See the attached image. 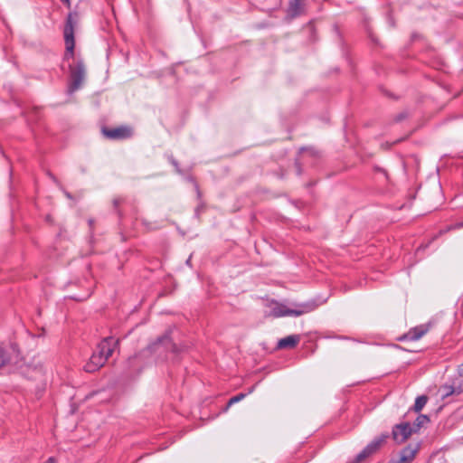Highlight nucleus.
I'll list each match as a JSON object with an SVG mask.
<instances>
[{
    "label": "nucleus",
    "instance_id": "22",
    "mask_svg": "<svg viewBox=\"0 0 463 463\" xmlns=\"http://www.w3.org/2000/svg\"><path fill=\"white\" fill-rule=\"evenodd\" d=\"M205 209V203L203 202H201L197 207L195 208V211H194V214L196 216V218H200V214L202 212H203Z\"/></svg>",
    "mask_w": 463,
    "mask_h": 463
},
{
    "label": "nucleus",
    "instance_id": "2",
    "mask_svg": "<svg viewBox=\"0 0 463 463\" xmlns=\"http://www.w3.org/2000/svg\"><path fill=\"white\" fill-rule=\"evenodd\" d=\"M318 305L315 300L296 305V308H288L283 304L277 303L271 309V315L274 317H281L287 316L299 317L307 313H310L317 309Z\"/></svg>",
    "mask_w": 463,
    "mask_h": 463
},
{
    "label": "nucleus",
    "instance_id": "17",
    "mask_svg": "<svg viewBox=\"0 0 463 463\" xmlns=\"http://www.w3.org/2000/svg\"><path fill=\"white\" fill-rule=\"evenodd\" d=\"M428 402V396L426 395H420L418 396L415 400V403L413 405V411L415 412H420L423 407L426 405Z\"/></svg>",
    "mask_w": 463,
    "mask_h": 463
},
{
    "label": "nucleus",
    "instance_id": "25",
    "mask_svg": "<svg viewBox=\"0 0 463 463\" xmlns=\"http://www.w3.org/2000/svg\"><path fill=\"white\" fill-rule=\"evenodd\" d=\"M90 296V293H87L85 296L83 297H76V296H72L71 297V299H74V300H77V301H83L85 299H87Z\"/></svg>",
    "mask_w": 463,
    "mask_h": 463
},
{
    "label": "nucleus",
    "instance_id": "36",
    "mask_svg": "<svg viewBox=\"0 0 463 463\" xmlns=\"http://www.w3.org/2000/svg\"><path fill=\"white\" fill-rule=\"evenodd\" d=\"M460 374L463 375V368H462V371L460 372Z\"/></svg>",
    "mask_w": 463,
    "mask_h": 463
},
{
    "label": "nucleus",
    "instance_id": "34",
    "mask_svg": "<svg viewBox=\"0 0 463 463\" xmlns=\"http://www.w3.org/2000/svg\"><path fill=\"white\" fill-rule=\"evenodd\" d=\"M457 391H461V392H463V388L458 386V387H456Z\"/></svg>",
    "mask_w": 463,
    "mask_h": 463
},
{
    "label": "nucleus",
    "instance_id": "24",
    "mask_svg": "<svg viewBox=\"0 0 463 463\" xmlns=\"http://www.w3.org/2000/svg\"><path fill=\"white\" fill-rule=\"evenodd\" d=\"M423 36L419 33H413L411 36V42H416L418 40H421Z\"/></svg>",
    "mask_w": 463,
    "mask_h": 463
},
{
    "label": "nucleus",
    "instance_id": "19",
    "mask_svg": "<svg viewBox=\"0 0 463 463\" xmlns=\"http://www.w3.org/2000/svg\"><path fill=\"white\" fill-rule=\"evenodd\" d=\"M370 456L371 455L368 453V451L364 448V449L356 455L354 462V463H362L364 459H366Z\"/></svg>",
    "mask_w": 463,
    "mask_h": 463
},
{
    "label": "nucleus",
    "instance_id": "10",
    "mask_svg": "<svg viewBox=\"0 0 463 463\" xmlns=\"http://www.w3.org/2000/svg\"><path fill=\"white\" fill-rule=\"evenodd\" d=\"M112 203L113 209L119 219H122L125 215V207L131 206L134 208L133 203L127 197H117L113 200Z\"/></svg>",
    "mask_w": 463,
    "mask_h": 463
},
{
    "label": "nucleus",
    "instance_id": "32",
    "mask_svg": "<svg viewBox=\"0 0 463 463\" xmlns=\"http://www.w3.org/2000/svg\"><path fill=\"white\" fill-rule=\"evenodd\" d=\"M94 221L92 219L89 220V224L90 227H92Z\"/></svg>",
    "mask_w": 463,
    "mask_h": 463
},
{
    "label": "nucleus",
    "instance_id": "3",
    "mask_svg": "<svg viewBox=\"0 0 463 463\" xmlns=\"http://www.w3.org/2000/svg\"><path fill=\"white\" fill-rule=\"evenodd\" d=\"M77 13H69L63 28V37L65 43L64 60L69 61L74 59V27L77 24Z\"/></svg>",
    "mask_w": 463,
    "mask_h": 463
},
{
    "label": "nucleus",
    "instance_id": "20",
    "mask_svg": "<svg viewBox=\"0 0 463 463\" xmlns=\"http://www.w3.org/2000/svg\"><path fill=\"white\" fill-rule=\"evenodd\" d=\"M245 396H246V394H245V393H239V394H237V395H235V396L232 397V398L229 400V402H228V403H227V405H226V407H225L224 411H227V410L229 409V407H230V406H232L233 403H235V402H238L241 401Z\"/></svg>",
    "mask_w": 463,
    "mask_h": 463
},
{
    "label": "nucleus",
    "instance_id": "14",
    "mask_svg": "<svg viewBox=\"0 0 463 463\" xmlns=\"http://www.w3.org/2000/svg\"><path fill=\"white\" fill-rule=\"evenodd\" d=\"M304 0H289L288 14L291 17H297L301 14Z\"/></svg>",
    "mask_w": 463,
    "mask_h": 463
},
{
    "label": "nucleus",
    "instance_id": "7",
    "mask_svg": "<svg viewBox=\"0 0 463 463\" xmlns=\"http://www.w3.org/2000/svg\"><path fill=\"white\" fill-rule=\"evenodd\" d=\"M413 432H416V430H413V427L409 422H402L393 426L392 437L397 444H402L405 442Z\"/></svg>",
    "mask_w": 463,
    "mask_h": 463
},
{
    "label": "nucleus",
    "instance_id": "35",
    "mask_svg": "<svg viewBox=\"0 0 463 463\" xmlns=\"http://www.w3.org/2000/svg\"><path fill=\"white\" fill-rule=\"evenodd\" d=\"M50 176L52 177V179L53 181H55V182H56V178H55V176H53L52 175H50Z\"/></svg>",
    "mask_w": 463,
    "mask_h": 463
},
{
    "label": "nucleus",
    "instance_id": "11",
    "mask_svg": "<svg viewBox=\"0 0 463 463\" xmlns=\"http://www.w3.org/2000/svg\"><path fill=\"white\" fill-rule=\"evenodd\" d=\"M104 358L96 354H92L90 360L85 364L83 369L87 373H95L105 364Z\"/></svg>",
    "mask_w": 463,
    "mask_h": 463
},
{
    "label": "nucleus",
    "instance_id": "18",
    "mask_svg": "<svg viewBox=\"0 0 463 463\" xmlns=\"http://www.w3.org/2000/svg\"><path fill=\"white\" fill-rule=\"evenodd\" d=\"M443 390H444V394H443L444 398L450 396L452 394H460L461 393V391H457L456 387L450 386V385H444Z\"/></svg>",
    "mask_w": 463,
    "mask_h": 463
},
{
    "label": "nucleus",
    "instance_id": "5",
    "mask_svg": "<svg viewBox=\"0 0 463 463\" xmlns=\"http://www.w3.org/2000/svg\"><path fill=\"white\" fill-rule=\"evenodd\" d=\"M102 135L109 140H126L133 137L134 131L130 126L122 125L116 128H101Z\"/></svg>",
    "mask_w": 463,
    "mask_h": 463
},
{
    "label": "nucleus",
    "instance_id": "26",
    "mask_svg": "<svg viewBox=\"0 0 463 463\" xmlns=\"http://www.w3.org/2000/svg\"><path fill=\"white\" fill-rule=\"evenodd\" d=\"M171 163H172V165L176 168V170H177L178 172H181V171L179 170V167H178V162H177L175 159L171 158Z\"/></svg>",
    "mask_w": 463,
    "mask_h": 463
},
{
    "label": "nucleus",
    "instance_id": "6",
    "mask_svg": "<svg viewBox=\"0 0 463 463\" xmlns=\"http://www.w3.org/2000/svg\"><path fill=\"white\" fill-rule=\"evenodd\" d=\"M419 449L420 446L418 444H409L401 449L400 452L396 456H393L387 463H411L414 460Z\"/></svg>",
    "mask_w": 463,
    "mask_h": 463
},
{
    "label": "nucleus",
    "instance_id": "23",
    "mask_svg": "<svg viewBox=\"0 0 463 463\" xmlns=\"http://www.w3.org/2000/svg\"><path fill=\"white\" fill-rule=\"evenodd\" d=\"M462 227H463V222H458L455 225L448 227L446 232L450 231V230L459 229V228H462ZM443 232H445V231H440L439 234H442Z\"/></svg>",
    "mask_w": 463,
    "mask_h": 463
},
{
    "label": "nucleus",
    "instance_id": "28",
    "mask_svg": "<svg viewBox=\"0 0 463 463\" xmlns=\"http://www.w3.org/2000/svg\"><path fill=\"white\" fill-rule=\"evenodd\" d=\"M44 463H57L55 458L50 457Z\"/></svg>",
    "mask_w": 463,
    "mask_h": 463
},
{
    "label": "nucleus",
    "instance_id": "16",
    "mask_svg": "<svg viewBox=\"0 0 463 463\" xmlns=\"http://www.w3.org/2000/svg\"><path fill=\"white\" fill-rule=\"evenodd\" d=\"M430 417L425 414H420L414 423H413V430H416V432L426 423L430 422Z\"/></svg>",
    "mask_w": 463,
    "mask_h": 463
},
{
    "label": "nucleus",
    "instance_id": "27",
    "mask_svg": "<svg viewBox=\"0 0 463 463\" xmlns=\"http://www.w3.org/2000/svg\"><path fill=\"white\" fill-rule=\"evenodd\" d=\"M374 170L377 171V172H381L383 174H384L385 175H387V172L385 169L380 167V166H374Z\"/></svg>",
    "mask_w": 463,
    "mask_h": 463
},
{
    "label": "nucleus",
    "instance_id": "31",
    "mask_svg": "<svg viewBox=\"0 0 463 463\" xmlns=\"http://www.w3.org/2000/svg\"><path fill=\"white\" fill-rule=\"evenodd\" d=\"M62 3H65L69 7L71 5L70 0H60Z\"/></svg>",
    "mask_w": 463,
    "mask_h": 463
},
{
    "label": "nucleus",
    "instance_id": "15",
    "mask_svg": "<svg viewBox=\"0 0 463 463\" xmlns=\"http://www.w3.org/2000/svg\"><path fill=\"white\" fill-rule=\"evenodd\" d=\"M11 361V354L9 351L4 346L0 345V368L8 364Z\"/></svg>",
    "mask_w": 463,
    "mask_h": 463
},
{
    "label": "nucleus",
    "instance_id": "13",
    "mask_svg": "<svg viewBox=\"0 0 463 463\" xmlns=\"http://www.w3.org/2000/svg\"><path fill=\"white\" fill-rule=\"evenodd\" d=\"M300 341V337L298 335H291L281 338L278 342V348L285 349V348H294L298 345Z\"/></svg>",
    "mask_w": 463,
    "mask_h": 463
},
{
    "label": "nucleus",
    "instance_id": "29",
    "mask_svg": "<svg viewBox=\"0 0 463 463\" xmlns=\"http://www.w3.org/2000/svg\"><path fill=\"white\" fill-rule=\"evenodd\" d=\"M195 188H196V192H197V196H198V198H199V199H201V197H202V193H201V191H200L199 186H198V184H195Z\"/></svg>",
    "mask_w": 463,
    "mask_h": 463
},
{
    "label": "nucleus",
    "instance_id": "21",
    "mask_svg": "<svg viewBox=\"0 0 463 463\" xmlns=\"http://www.w3.org/2000/svg\"><path fill=\"white\" fill-rule=\"evenodd\" d=\"M408 117H409L408 111L404 110V111H402L399 114H397L394 117L393 120L395 122H401V121L404 120L405 118H407Z\"/></svg>",
    "mask_w": 463,
    "mask_h": 463
},
{
    "label": "nucleus",
    "instance_id": "30",
    "mask_svg": "<svg viewBox=\"0 0 463 463\" xmlns=\"http://www.w3.org/2000/svg\"><path fill=\"white\" fill-rule=\"evenodd\" d=\"M64 194L65 196L68 198V199H71L72 200L73 199V196L71 193H69L68 191H64Z\"/></svg>",
    "mask_w": 463,
    "mask_h": 463
},
{
    "label": "nucleus",
    "instance_id": "12",
    "mask_svg": "<svg viewBox=\"0 0 463 463\" xmlns=\"http://www.w3.org/2000/svg\"><path fill=\"white\" fill-rule=\"evenodd\" d=\"M388 438V432L383 433L380 436L373 439L369 444H367V446L364 449L372 456L381 449V447L386 442Z\"/></svg>",
    "mask_w": 463,
    "mask_h": 463
},
{
    "label": "nucleus",
    "instance_id": "1",
    "mask_svg": "<svg viewBox=\"0 0 463 463\" xmlns=\"http://www.w3.org/2000/svg\"><path fill=\"white\" fill-rule=\"evenodd\" d=\"M180 351L179 346L173 342L171 330H167L146 349L128 358L129 374H138L143 370L146 364L144 360L146 354H155L157 358L165 359L168 353L178 354Z\"/></svg>",
    "mask_w": 463,
    "mask_h": 463
},
{
    "label": "nucleus",
    "instance_id": "8",
    "mask_svg": "<svg viewBox=\"0 0 463 463\" xmlns=\"http://www.w3.org/2000/svg\"><path fill=\"white\" fill-rule=\"evenodd\" d=\"M118 344V339H115L111 336L106 337L98 345L97 349L93 353L101 356L104 358V361L107 362V360L112 355Z\"/></svg>",
    "mask_w": 463,
    "mask_h": 463
},
{
    "label": "nucleus",
    "instance_id": "4",
    "mask_svg": "<svg viewBox=\"0 0 463 463\" xmlns=\"http://www.w3.org/2000/svg\"><path fill=\"white\" fill-rule=\"evenodd\" d=\"M70 70V92H74L79 90L86 76V67L82 59L78 58L75 60L73 64L69 65Z\"/></svg>",
    "mask_w": 463,
    "mask_h": 463
},
{
    "label": "nucleus",
    "instance_id": "33",
    "mask_svg": "<svg viewBox=\"0 0 463 463\" xmlns=\"http://www.w3.org/2000/svg\"><path fill=\"white\" fill-rule=\"evenodd\" d=\"M296 165H298V175H300L301 174L300 166H299L298 163H296Z\"/></svg>",
    "mask_w": 463,
    "mask_h": 463
},
{
    "label": "nucleus",
    "instance_id": "9",
    "mask_svg": "<svg viewBox=\"0 0 463 463\" xmlns=\"http://www.w3.org/2000/svg\"><path fill=\"white\" fill-rule=\"evenodd\" d=\"M431 323L422 324L411 328L406 334L400 337L401 341H417L429 332Z\"/></svg>",
    "mask_w": 463,
    "mask_h": 463
}]
</instances>
